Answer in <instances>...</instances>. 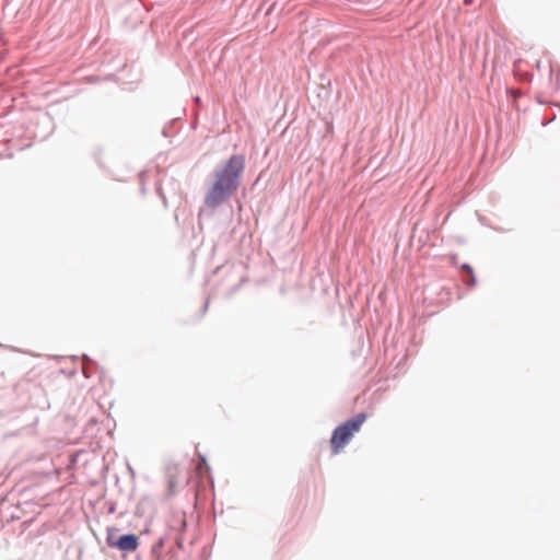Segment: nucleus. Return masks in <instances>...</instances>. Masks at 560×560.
Instances as JSON below:
<instances>
[{"instance_id":"obj_1","label":"nucleus","mask_w":560,"mask_h":560,"mask_svg":"<svg viewBox=\"0 0 560 560\" xmlns=\"http://www.w3.org/2000/svg\"><path fill=\"white\" fill-rule=\"evenodd\" d=\"M244 168L243 155L230 156L225 164L214 172L213 182L205 197L206 206L217 208L226 201L238 189Z\"/></svg>"},{"instance_id":"obj_2","label":"nucleus","mask_w":560,"mask_h":560,"mask_svg":"<svg viewBox=\"0 0 560 560\" xmlns=\"http://www.w3.org/2000/svg\"><path fill=\"white\" fill-rule=\"evenodd\" d=\"M366 420L365 413H358L352 419L338 425L331 435L330 444L334 454L340 453V451L349 443L354 433L359 432L362 424Z\"/></svg>"},{"instance_id":"obj_3","label":"nucleus","mask_w":560,"mask_h":560,"mask_svg":"<svg viewBox=\"0 0 560 560\" xmlns=\"http://www.w3.org/2000/svg\"><path fill=\"white\" fill-rule=\"evenodd\" d=\"M106 542L109 547L119 549L125 552H133L139 547V538L135 534L122 535L116 537L114 530L108 532Z\"/></svg>"},{"instance_id":"obj_4","label":"nucleus","mask_w":560,"mask_h":560,"mask_svg":"<svg viewBox=\"0 0 560 560\" xmlns=\"http://www.w3.org/2000/svg\"><path fill=\"white\" fill-rule=\"evenodd\" d=\"M463 269L469 275V278H470L469 283L474 284L476 279H475V275H474L472 268L469 265H463Z\"/></svg>"}]
</instances>
